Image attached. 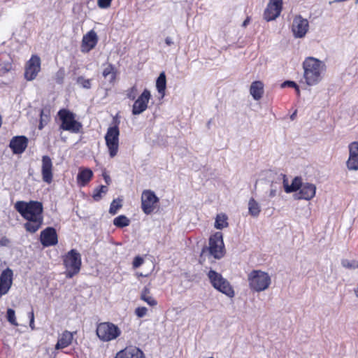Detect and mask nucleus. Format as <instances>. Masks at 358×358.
Wrapping results in <instances>:
<instances>
[{"instance_id":"f257e3e1","label":"nucleus","mask_w":358,"mask_h":358,"mask_svg":"<svg viewBox=\"0 0 358 358\" xmlns=\"http://www.w3.org/2000/svg\"><path fill=\"white\" fill-rule=\"evenodd\" d=\"M15 210L27 220L24 224L25 229L30 233H35L41 227L43 221V204L39 201L29 202L19 201L15 203Z\"/></svg>"},{"instance_id":"f03ea898","label":"nucleus","mask_w":358,"mask_h":358,"mask_svg":"<svg viewBox=\"0 0 358 358\" xmlns=\"http://www.w3.org/2000/svg\"><path fill=\"white\" fill-rule=\"evenodd\" d=\"M303 78L309 86L316 85L322 80L326 71V65L318 59L307 57L303 62Z\"/></svg>"},{"instance_id":"7ed1b4c3","label":"nucleus","mask_w":358,"mask_h":358,"mask_svg":"<svg viewBox=\"0 0 358 358\" xmlns=\"http://www.w3.org/2000/svg\"><path fill=\"white\" fill-rule=\"evenodd\" d=\"M248 280L250 288L257 292L268 289L271 282L269 275L260 270L252 271L248 274Z\"/></svg>"},{"instance_id":"20e7f679","label":"nucleus","mask_w":358,"mask_h":358,"mask_svg":"<svg viewBox=\"0 0 358 358\" xmlns=\"http://www.w3.org/2000/svg\"><path fill=\"white\" fill-rule=\"evenodd\" d=\"M62 123L59 129L71 133L78 134L83 127L82 124L76 120V115L67 109H61L57 113Z\"/></svg>"},{"instance_id":"39448f33","label":"nucleus","mask_w":358,"mask_h":358,"mask_svg":"<svg viewBox=\"0 0 358 358\" xmlns=\"http://www.w3.org/2000/svg\"><path fill=\"white\" fill-rule=\"evenodd\" d=\"M208 277L212 286L219 292L224 294L229 297H234V291L229 281L224 278L222 275L210 269L208 273Z\"/></svg>"},{"instance_id":"423d86ee","label":"nucleus","mask_w":358,"mask_h":358,"mask_svg":"<svg viewBox=\"0 0 358 358\" xmlns=\"http://www.w3.org/2000/svg\"><path fill=\"white\" fill-rule=\"evenodd\" d=\"M120 121L114 118V126L110 127L105 136L106 144L110 157L116 156L119 148L120 131L118 124Z\"/></svg>"},{"instance_id":"0eeeda50","label":"nucleus","mask_w":358,"mask_h":358,"mask_svg":"<svg viewBox=\"0 0 358 358\" xmlns=\"http://www.w3.org/2000/svg\"><path fill=\"white\" fill-rule=\"evenodd\" d=\"M64 264L66 268V275L72 278L78 273L81 266L80 254L75 249L71 250L64 257Z\"/></svg>"},{"instance_id":"6e6552de","label":"nucleus","mask_w":358,"mask_h":358,"mask_svg":"<svg viewBox=\"0 0 358 358\" xmlns=\"http://www.w3.org/2000/svg\"><path fill=\"white\" fill-rule=\"evenodd\" d=\"M120 329L110 322L99 324L96 328V335L100 340L104 342L115 339L120 335Z\"/></svg>"},{"instance_id":"1a4fd4ad","label":"nucleus","mask_w":358,"mask_h":358,"mask_svg":"<svg viewBox=\"0 0 358 358\" xmlns=\"http://www.w3.org/2000/svg\"><path fill=\"white\" fill-rule=\"evenodd\" d=\"M206 250L215 259H220L224 256V242L221 232H216L210 237L209 247L203 248L202 254L205 252Z\"/></svg>"},{"instance_id":"9d476101","label":"nucleus","mask_w":358,"mask_h":358,"mask_svg":"<svg viewBox=\"0 0 358 358\" xmlns=\"http://www.w3.org/2000/svg\"><path fill=\"white\" fill-rule=\"evenodd\" d=\"M158 201L159 199L153 191L146 189L142 192L141 208L145 214L149 215L152 213L155 208V204Z\"/></svg>"},{"instance_id":"9b49d317","label":"nucleus","mask_w":358,"mask_h":358,"mask_svg":"<svg viewBox=\"0 0 358 358\" xmlns=\"http://www.w3.org/2000/svg\"><path fill=\"white\" fill-rule=\"evenodd\" d=\"M41 71V59L38 55H32L25 66L24 78L33 80Z\"/></svg>"},{"instance_id":"f8f14e48","label":"nucleus","mask_w":358,"mask_h":358,"mask_svg":"<svg viewBox=\"0 0 358 358\" xmlns=\"http://www.w3.org/2000/svg\"><path fill=\"white\" fill-rule=\"evenodd\" d=\"M308 21L301 15H296L292 22V31L295 38H303L308 31Z\"/></svg>"},{"instance_id":"ddd939ff","label":"nucleus","mask_w":358,"mask_h":358,"mask_svg":"<svg viewBox=\"0 0 358 358\" xmlns=\"http://www.w3.org/2000/svg\"><path fill=\"white\" fill-rule=\"evenodd\" d=\"M282 0H270L264 13V17L266 21H271L277 18L282 10Z\"/></svg>"},{"instance_id":"4468645a","label":"nucleus","mask_w":358,"mask_h":358,"mask_svg":"<svg viewBox=\"0 0 358 358\" xmlns=\"http://www.w3.org/2000/svg\"><path fill=\"white\" fill-rule=\"evenodd\" d=\"M150 96V91L147 89L144 90L133 105L132 114L137 115L145 111L148 108V103Z\"/></svg>"},{"instance_id":"2eb2a0df","label":"nucleus","mask_w":358,"mask_h":358,"mask_svg":"<svg viewBox=\"0 0 358 358\" xmlns=\"http://www.w3.org/2000/svg\"><path fill=\"white\" fill-rule=\"evenodd\" d=\"M40 241L44 247L55 245L58 243L57 234L55 228L49 227L41 232Z\"/></svg>"},{"instance_id":"dca6fc26","label":"nucleus","mask_w":358,"mask_h":358,"mask_svg":"<svg viewBox=\"0 0 358 358\" xmlns=\"http://www.w3.org/2000/svg\"><path fill=\"white\" fill-rule=\"evenodd\" d=\"M349 157L346 162L350 171L358 170V142L354 141L349 144Z\"/></svg>"},{"instance_id":"f3484780","label":"nucleus","mask_w":358,"mask_h":358,"mask_svg":"<svg viewBox=\"0 0 358 358\" xmlns=\"http://www.w3.org/2000/svg\"><path fill=\"white\" fill-rule=\"evenodd\" d=\"M13 271L7 268L0 275V297L8 293L13 283Z\"/></svg>"},{"instance_id":"a211bd4d","label":"nucleus","mask_w":358,"mask_h":358,"mask_svg":"<svg viewBox=\"0 0 358 358\" xmlns=\"http://www.w3.org/2000/svg\"><path fill=\"white\" fill-rule=\"evenodd\" d=\"M41 173L43 180L48 184L52 181V162L49 156L44 155L42 157Z\"/></svg>"},{"instance_id":"6ab92c4d","label":"nucleus","mask_w":358,"mask_h":358,"mask_svg":"<svg viewBox=\"0 0 358 358\" xmlns=\"http://www.w3.org/2000/svg\"><path fill=\"white\" fill-rule=\"evenodd\" d=\"M28 139L24 136L13 137L10 142L9 147L14 154L22 153L27 147Z\"/></svg>"},{"instance_id":"aec40b11","label":"nucleus","mask_w":358,"mask_h":358,"mask_svg":"<svg viewBox=\"0 0 358 358\" xmlns=\"http://www.w3.org/2000/svg\"><path fill=\"white\" fill-rule=\"evenodd\" d=\"M115 358H145L141 350L135 346H129L119 351Z\"/></svg>"},{"instance_id":"412c9836","label":"nucleus","mask_w":358,"mask_h":358,"mask_svg":"<svg viewBox=\"0 0 358 358\" xmlns=\"http://www.w3.org/2000/svg\"><path fill=\"white\" fill-rule=\"evenodd\" d=\"M98 41V38L96 32L93 30L90 31L86 35L83 36L82 41V51L89 52L93 49Z\"/></svg>"},{"instance_id":"4be33fe9","label":"nucleus","mask_w":358,"mask_h":358,"mask_svg":"<svg viewBox=\"0 0 358 358\" xmlns=\"http://www.w3.org/2000/svg\"><path fill=\"white\" fill-rule=\"evenodd\" d=\"M316 192V187L315 185L306 182L303 183L299 191L298 199L310 200L313 199Z\"/></svg>"},{"instance_id":"5701e85b","label":"nucleus","mask_w":358,"mask_h":358,"mask_svg":"<svg viewBox=\"0 0 358 358\" xmlns=\"http://www.w3.org/2000/svg\"><path fill=\"white\" fill-rule=\"evenodd\" d=\"M73 338V333L67 330L64 331L58 338L57 343L55 345V349L59 350L68 347L71 344Z\"/></svg>"},{"instance_id":"b1692460","label":"nucleus","mask_w":358,"mask_h":358,"mask_svg":"<svg viewBox=\"0 0 358 358\" xmlns=\"http://www.w3.org/2000/svg\"><path fill=\"white\" fill-rule=\"evenodd\" d=\"M280 176L282 177L283 180V184H284V188L285 191L287 193L294 192L297 190H300L301 187L303 185V182H301V179L299 177H296L293 179L292 184L289 185L286 182V176L285 175L281 174Z\"/></svg>"},{"instance_id":"393cba45","label":"nucleus","mask_w":358,"mask_h":358,"mask_svg":"<svg viewBox=\"0 0 358 358\" xmlns=\"http://www.w3.org/2000/svg\"><path fill=\"white\" fill-rule=\"evenodd\" d=\"M250 93L256 101L259 100L264 94V84L262 81H254L250 88Z\"/></svg>"},{"instance_id":"a878e982","label":"nucleus","mask_w":358,"mask_h":358,"mask_svg":"<svg viewBox=\"0 0 358 358\" xmlns=\"http://www.w3.org/2000/svg\"><path fill=\"white\" fill-rule=\"evenodd\" d=\"M12 69L11 58L7 53L0 55V76L8 73Z\"/></svg>"},{"instance_id":"bb28decb","label":"nucleus","mask_w":358,"mask_h":358,"mask_svg":"<svg viewBox=\"0 0 358 358\" xmlns=\"http://www.w3.org/2000/svg\"><path fill=\"white\" fill-rule=\"evenodd\" d=\"M92 176L93 173L89 169L80 170L77 176L78 182L84 186L91 180Z\"/></svg>"},{"instance_id":"cd10ccee","label":"nucleus","mask_w":358,"mask_h":358,"mask_svg":"<svg viewBox=\"0 0 358 358\" xmlns=\"http://www.w3.org/2000/svg\"><path fill=\"white\" fill-rule=\"evenodd\" d=\"M260 213V204L254 198H250L248 201V213L253 217H257Z\"/></svg>"},{"instance_id":"c85d7f7f","label":"nucleus","mask_w":358,"mask_h":358,"mask_svg":"<svg viewBox=\"0 0 358 358\" xmlns=\"http://www.w3.org/2000/svg\"><path fill=\"white\" fill-rule=\"evenodd\" d=\"M156 87L158 92L162 94V96H164L166 87V79L164 72H162L157 78L156 80Z\"/></svg>"},{"instance_id":"c756f323","label":"nucleus","mask_w":358,"mask_h":358,"mask_svg":"<svg viewBox=\"0 0 358 358\" xmlns=\"http://www.w3.org/2000/svg\"><path fill=\"white\" fill-rule=\"evenodd\" d=\"M102 75L110 83H113L115 81L116 76L113 65L111 64H108L103 69Z\"/></svg>"},{"instance_id":"7c9ffc66","label":"nucleus","mask_w":358,"mask_h":358,"mask_svg":"<svg viewBox=\"0 0 358 358\" xmlns=\"http://www.w3.org/2000/svg\"><path fill=\"white\" fill-rule=\"evenodd\" d=\"M150 289L148 287H144L141 292V299L150 306H155L157 304V302L150 295Z\"/></svg>"},{"instance_id":"2f4dec72","label":"nucleus","mask_w":358,"mask_h":358,"mask_svg":"<svg viewBox=\"0 0 358 358\" xmlns=\"http://www.w3.org/2000/svg\"><path fill=\"white\" fill-rule=\"evenodd\" d=\"M130 224V220L125 215H119L116 217L113 220V224L119 228H123L124 227L129 226Z\"/></svg>"},{"instance_id":"473e14b6","label":"nucleus","mask_w":358,"mask_h":358,"mask_svg":"<svg viewBox=\"0 0 358 358\" xmlns=\"http://www.w3.org/2000/svg\"><path fill=\"white\" fill-rule=\"evenodd\" d=\"M227 217L224 215H217L215 219V227L218 229H222L228 226L227 222Z\"/></svg>"},{"instance_id":"72a5a7b5","label":"nucleus","mask_w":358,"mask_h":358,"mask_svg":"<svg viewBox=\"0 0 358 358\" xmlns=\"http://www.w3.org/2000/svg\"><path fill=\"white\" fill-rule=\"evenodd\" d=\"M49 120L50 115L48 111L45 112L44 110H41L40 113V123L38 125V129H42L43 127L49 122Z\"/></svg>"},{"instance_id":"f704fd0d","label":"nucleus","mask_w":358,"mask_h":358,"mask_svg":"<svg viewBox=\"0 0 358 358\" xmlns=\"http://www.w3.org/2000/svg\"><path fill=\"white\" fill-rule=\"evenodd\" d=\"M341 265L345 268L353 270L358 268V261L343 259L341 260Z\"/></svg>"},{"instance_id":"c9c22d12","label":"nucleus","mask_w":358,"mask_h":358,"mask_svg":"<svg viewBox=\"0 0 358 358\" xmlns=\"http://www.w3.org/2000/svg\"><path fill=\"white\" fill-rule=\"evenodd\" d=\"M66 76L65 69L63 67H61L55 73L54 76V80L57 84L62 85L64 83V80Z\"/></svg>"},{"instance_id":"e433bc0d","label":"nucleus","mask_w":358,"mask_h":358,"mask_svg":"<svg viewBox=\"0 0 358 358\" xmlns=\"http://www.w3.org/2000/svg\"><path fill=\"white\" fill-rule=\"evenodd\" d=\"M107 191H108L107 186L101 185L100 187H99L98 188H96L94 190V193L93 194V199L95 201H99L102 197L101 194L102 193L105 194V193H106Z\"/></svg>"},{"instance_id":"4c0bfd02","label":"nucleus","mask_w":358,"mask_h":358,"mask_svg":"<svg viewBox=\"0 0 358 358\" xmlns=\"http://www.w3.org/2000/svg\"><path fill=\"white\" fill-rule=\"evenodd\" d=\"M76 83L85 89L88 90L91 88V80L85 79L83 76L78 77Z\"/></svg>"},{"instance_id":"58836bf2","label":"nucleus","mask_w":358,"mask_h":358,"mask_svg":"<svg viewBox=\"0 0 358 358\" xmlns=\"http://www.w3.org/2000/svg\"><path fill=\"white\" fill-rule=\"evenodd\" d=\"M278 189H281V186L278 182H272L270 186V190L268 193L269 198H273L277 195Z\"/></svg>"},{"instance_id":"ea45409f","label":"nucleus","mask_w":358,"mask_h":358,"mask_svg":"<svg viewBox=\"0 0 358 358\" xmlns=\"http://www.w3.org/2000/svg\"><path fill=\"white\" fill-rule=\"evenodd\" d=\"M6 317H7V320L8 321L13 325L14 326H18V324L16 321V317H15V310L11 309V308H8L7 310V315H6Z\"/></svg>"},{"instance_id":"a19ab883","label":"nucleus","mask_w":358,"mask_h":358,"mask_svg":"<svg viewBox=\"0 0 358 358\" xmlns=\"http://www.w3.org/2000/svg\"><path fill=\"white\" fill-rule=\"evenodd\" d=\"M137 95V88L133 86L127 91V96L131 100H134Z\"/></svg>"},{"instance_id":"79ce46f5","label":"nucleus","mask_w":358,"mask_h":358,"mask_svg":"<svg viewBox=\"0 0 358 358\" xmlns=\"http://www.w3.org/2000/svg\"><path fill=\"white\" fill-rule=\"evenodd\" d=\"M121 204L117 203L114 200L110 204L109 213L112 215H115L117 212V210L121 208Z\"/></svg>"},{"instance_id":"37998d69","label":"nucleus","mask_w":358,"mask_h":358,"mask_svg":"<svg viewBox=\"0 0 358 358\" xmlns=\"http://www.w3.org/2000/svg\"><path fill=\"white\" fill-rule=\"evenodd\" d=\"M148 312V309L145 307H138L135 310V313L138 317H143Z\"/></svg>"},{"instance_id":"c03bdc74","label":"nucleus","mask_w":358,"mask_h":358,"mask_svg":"<svg viewBox=\"0 0 358 358\" xmlns=\"http://www.w3.org/2000/svg\"><path fill=\"white\" fill-rule=\"evenodd\" d=\"M112 0H98L97 4L101 8H106L110 6Z\"/></svg>"},{"instance_id":"a18cd8bd","label":"nucleus","mask_w":358,"mask_h":358,"mask_svg":"<svg viewBox=\"0 0 358 358\" xmlns=\"http://www.w3.org/2000/svg\"><path fill=\"white\" fill-rule=\"evenodd\" d=\"M143 263V259L140 256H136L133 261V267L134 268H138Z\"/></svg>"},{"instance_id":"49530a36","label":"nucleus","mask_w":358,"mask_h":358,"mask_svg":"<svg viewBox=\"0 0 358 358\" xmlns=\"http://www.w3.org/2000/svg\"><path fill=\"white\" fill-rule=\"evenodd\" d=\"M291 87L294 88L296 87V83L294 81L287 80L281 84V87Z\"/></svg>"},{"instance_id":"de8ad7c7","label":"nucleus","mask_w":358,"mask_h":358,"mask_svg":"<svg viewBox=\"0 0 358 358\" xmlns=\"http://www.w3.org/2000/svg\"><path fill=\"white\" fill-rule=\"evenodd\" d=\"M9 243H10V240L6 236H3L0 239V245L1 246H8Z\"/></svg>"},{"instance_id":"09e8293b","label":"nucleus","mask_w":358,"mask_h":358,"mask_svg":"<svg viewBox=\"0 0 358 358\" xmlns=\"http://www.w3.org/2000/svg\"><path fill=\"white\" fill-rule=\"evenodd\" d=\"M29 317H30L29 326L31 329H34V315L33 311L29 313Z\"/></svg>"},{"instance_id":"8fccbe9b","label":"nucleus","mask_w":358,"mask_h":358,"mask_svg":"<svg viewBox=\"0 0 358 358\" xmlns=\"http://www.w3.org/2000/svg\"><path fill=\"white\" fill-rule=\"evenodd\" d=\"M165 43L167 45L170 46V45L173 44V40H172V38L171 37H166L165 38Z\"/></svg>"},{"instance_id":"3c124183","label":"nucleus","mask_w":358,"mask_h":358,"mask_svg":"<svg viewBox=\"0 0 358 358\" xmlns=\"http://www.w3.org/2000/svg\"><path fill=\"white\" fill-rule=\"evenodd\" d=\"M250 22V18L248 17L243 22L242 26L245 27Z\"/></svg>"},{"instance_id":"603ef678","label":"nucleus","mask_w":358,"mask_h":358,"mask_svg":"<svg viewBox=\"0 0 358 358\" xmlns=\"http://www.w3.org/2000/svg\"><path fill=\"white\" fill-rule=\"evenodd\" d=\"M355 294L356 296L358 297V283H357V287L355 289Z\"/></svg>"},{"instance_id":"864d4df0","label":"nucleus","mask_w":358,"mask_h":358,"mask_svg":"<svg viewBox=\"0 0 358 358\" xmlns=\"http://www.w3.org/2000/svg\"><path fill=\"white\" fill-rule=\"evenodd\" d=\"M294 89L296 90L297 94L300 95V90H299V86L297 85H296V87H294Z\"/></svg>"},{"instance_id":"5fc2aeb1","label":"nucleus","mask_w":358,"mask_h":358,"mask_svg":"<svg viewBox=\"0 0 358 358\" xmlns=\"http://www.w3.org/2000/svg\"><path fill=\"white\" fill-rule=\"evenodd\" d=\"M105 180L107 183H108V182L110 181V177L108 176H106L105 177Z\"/></svg>"},{"instance_id":"6e6d98bb","label":"nucleus","mask_w":358,"mask_h":358,"mask_svg":"<svg viewBox=\"0 0 358 358\" xmlns=\"http://www.w3.org/2000/svg\"><path fill=\"white\" fill-rule=\"evenodd\" d=\"M296 115V112H294L292 115H291V119L293 120L294 118V116Z\"/></svg>"},{"instance_id":"4d7b16f0","label":"nucleus","mask_w":358,"mask_h":358,"mask_svg":"<svg viewBox=\"0 0 358 358\" xmlns=\"http://www.w3.org/2000/svg\"><path fill=\"white\" fill-rule=\"evenodd\" d=\"M210 121H208V122L207 124L208 127H210Z\"/></svg>"},{"instance_id":"13d9d810","label":"nucleus","mask_w":358,"mask_h":358,"mask_svg":"<svg viewBox=\"0 0 358 358\" xmlns=\"http://www.w3.org/2000/svg\"><path fill=\"white\" fill-rule=\"evenodd\" d=\"M356 3H358V0H356Z\"/></svg>"}]
</instances>
